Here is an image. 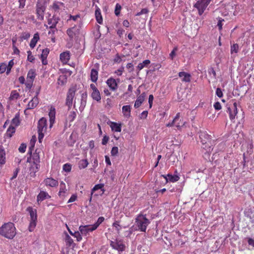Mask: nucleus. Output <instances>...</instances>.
<instances>
[{
  "instance_id": "obj_1",
  "label": "nucleus",
  "mask_w": 254,
  "mask_h": 254,
  "mask_svg": "<svg viewBox=\"0 0 254 254\" xmlns=\"http://www.w3.org/2000/svg\"><path fill=\"white\" fill-rule=\"evenodd\" d=\"M16 234V227L12 222L4 223L0 227V235L7 239H13Z\"/></svg>"
},
{
  "instance_id": "obj_2",
  "label": "nucleus",
  "mask_w": 254,
  "mask_h": 254,
  "mask_svg": "<svg viewBox=\"0 0 254 254\" xmlns=\"http://www.w3.org/2000/svg\"><path fill=\"white\" fill-rule=\"evenodd\" d=\"M150 221L148 219L146 215L139 214L137 215L135 219V224L139 230L145 232L147 226L149 224Z\"/></svg>"
},
{
  "instance_id": "obj_3",
  "label": "nucleus",
  "mask_w": 254,
  "mask_h": 254,
  "mask_svg": "<svg viewBox=\"0 0 254 254\" xmlns=\"http://www.w3.org/2000/svg\"><path fill=\"white\" fill-rule=\"evenodd\" d=\"M27 211L29 213L30 218L29 225V231L30 232H32L34 230L37 224V211L36 209H34L32 207H27Z\"/></svg>"
},
{
  "instance_id": "obj_4",
  "label": "nucleus",
  "mask_w": 254,
  "mask_h": 254,
  "mask_svg": "<svg viewBox=\"0 0 254 254\" xmlns=\"http://www.w3.org/2000/svg\"><path fill=\"white\" fill-rule=\"evenodd\" d=\"M47 128V120L45 118H42L39 120L38 123V139L40 142H42Z\"/></svg>"
},
{
  "instance_id": "obj_5",
  "label": "nucleus",
  "mask_w": 254,
  "mask_h": 254,
  "mask_svg": "<svg viewBox=\"0 0 254 254\" xmlns=\"http://www.w3.org/2000/svg\"><path fill=\"white\" fill-rule=\"evenodd\" d=\"M39 153V152H38L37 149H36L35 152L31 156L33 165H32L31 167L30 170L34 174L39 171L40 167V158Z\"/></svg>"
},
{
  "instance_id": "obj_6",
  "label": "nucleus",
  "mask_w": 254,
  "mask_h": 254,
  "mask_svg": "<svg viewBox=\"0 0 254 254\" xmlns=\"http://www.w3.org/2000/svg\"><path fill=\"white\" fill-rule=\"evenodd\" d=\"M80 26L74 25V26L68 28L66 30V34L68 35L69 40H72L73 39L78 37L80 34Z\"/></svg>"
},
{
  "instance_id": "obj_7",
  "label": "nucleus",
  "mask_w": 254,
  "mask_h": 254,
  "mask_svg": "<svg viewBox=\"0 0 254 254\" xmlns=\"http://www.w3.org/2000/svg\"><path fill=\"white\" fill-rule=\"evenodd\" d=\"M76 88L75 86L71 87L68 90L66 95L65 105L70 109L72 105L73 99L75 96Z\"/></svg>"
},
{
  "instance_id": "obj_8",
  "label": "nucleus",
  "mask_w": 254,
  "mask_h": 254,
  "mask_svg": "<svg viewBox=\"0 0 254 254\" xmlns=\"http://www.w3.org/2000/svg\"><path fill=\"white\" fill-rule=\"evenodd\" d=\"M110 246L113 249L117 250L119 254H121V252L124 251L126 248V246L123 242L118 240L111 241Z\"/></svg>"
},
{
  "instance_id": "obj_9",
  "label": "nucleus",
  "mask_w": 254,
  "mask_h": 254,
  "mask_svg": "<svg viewBox=\"0 0 254 254\" xmlns=\"http://www.w3.org/2000/svg\"><path fill=\"white\" fill-rule=\"evenodd\" d=\"M210 3L206 0L197 1L194 5V7L197 8L199 15H201L204 12L206 8Z\"/></svg>"
},
{
  "instance_id": "obj_10",
  "label": "nucleus",
  "mask_w": 254,
  "mask_h": 254,
  "mask_svg": "<svg viewBox=\"0 0 254 254\" xmlns=\"http://www.w3.org/2000/svg\"><path fill=\"white\" fill-rule=\"evenodd\" d=\"M120 82L119 78L115 79L112 77L109 78L106 81V84L111 91H115L118 88V84Z\"/></svg>"
},
{
  "instance_id": "obj_11",
  "label": "nucleus",
  "mask_w": 254,
  "mask_h": 254,
  "mask_svg": "<svg viewBox=\"0 0 254 254\" xmlns=\"http://www.w3.org/2000/svg\"><path fill=\"white\" fill-rule=\"evenodd\" d=\"M95 230V229L92 225H80L79 227V231L82 236L87 237L90 232Z\"/></svg>"
},
{
  "instance_id": "obj_12",
  "label": "nucleus",
  "mask_w": 254,
  "mask_h": 254,
  "mask_svg": "<svg viewBox=\"0 0 254 254\" xmlns=\"http://www.w3.org/2000/svg\"><path fill=\"white\" fill-rule=\"evenodd\" d=\"M59 18L56 16L55 15H51L49 14L48 17H47V22L48 25H49V28H55L57 26V24L59 22ZM46 28H48V26L47 25H45Z\"/></svg>"
},
{
  "instance_id": "obj_13",
  "label": "nucleus",
  "mask_w": 254,
  "mask_h": 254,
  "mask_svg": "<svg viewBox=\"0 0 254 254\" xmlns=\"http://www.w3.org/2000/svg\"><path fill=\"white\" fill-rule=\"evenodd\" d=\"M227 112L229 113L230 120L233 121L234 120L238 113L237 103L235 102L232 107H228Z\"/></svg>"
},
{
  "instance_id": "obj_14",
  "label": "nucleus",
  "mask_w": 254,
  "mask_h": 254,
  "mask_svg": "<svg viewBox=\"0 0 254 254\" xmlns=\"http://www.w3.org/2000/svg\"><path fill=\"white\" fill-rule=\"evenodd\" d=\"M199 138L200 142L202 145L211 142V136L209 135L206 131H200L199 133Z\"/></svg>"
},
{
  "instance_id": "obj_15",
  "label": "nucleus",
  "mask_w": 254,
  "mask_h": 254,
  "mask_svg": "<svg viewBox=\"0 0 254 254\" xmlns=\"http://www.w3.org/2000/svg\"><path fill=\"white\" fill-rule=\"evenodd\" d=\"M179 118H180V113H178L177 115H176L175 118L173 119V120L172 121L171 123H169L167 124V127H171L174 126H176L178 129H180L181 127H183L184 125V123H176L177 121L179 120Z\"/></svg>"
},
{
  "instance_id": "obj_16",
  "label": "nucleus",
  "mask_w": 254,
  "mask_h": 254,
  "mask_svg": "<svg viewBox=\"0 0 254 254\" xmlns=\"http://www.w3.org/2000/svg\"><path fill=\"white\" fill-rule=\"evenodd\" d=\"M58 194L59 196L62 198H64L68 194L67 190L66 189L65 184L63 182H62L60 183V190L59 191Z\"/></svg>"
},
{
  "instance_id": "obj_17",
  "label": "nucleus",
  "mask_w": 254,
  "mask_h": 254,
  "mask_svg": "<svg viewBox=\"0 0 254 254\" xmlns=\"http://www.w3.org/2000/svg\"><path fill=\"white\" fill-rule=\"evenodd\" d=\"M45 10L44 6L41 4H37L36 14L37 19L42 20L44 19V13Z\"/></svg>"
},
{
  "instance_id": "obj_18",
  "label": "nucleus",
  "mask_w": 254,
  "mask_h": 254,
  "mask_svg": "<svg viewBox=\"0 0 254 254\" xmlns=\"http://www.w3.org/2000/svg\"><path fill=\"white\" fill-rule=\"evenodd\" d=\"M38 92H37L36 96H35L28 103L27 106V110H30L35 108L39 103V99L38 98Z\"/></svg>"
},
{
  "instance_id": "obj_19",
  "label": "nucleus",
  "mask_w": 254,
  "mask_h": 254,
  "mask_svg": "<svg viewBox=\"0 0 254 254\" xmlns=\"http://www.w3.org/2000/svg\"><path fill=\"white\" fill-rule=\"evenodd\" d=\"M50 127H52L55 122L56 109L54 106H51L49 112Z\"/></svg>"
},
{
  "instance_id": "obj_20",
  "label": "nucleus",
  "mask_w": 254,
  "mask_h": 254,
  "mask_svg": "<svg viewBox=\"0 0 254 254\" xmlns=\"http://www.w3.org/2000/svg\"><path fill=\"white\" fill-rule=\"evenodd\" d=\"M45 185L47 187H50L52 188L57 187L58 186V181L52 178H47L44 181Z\"/></svg>"
},
{
  "instance_id": "obj_21",
  "label": "nucleus",
  "mask_w": 254,
  "mask_h": 254,
  "mask_svg": "<svg viewBox=\"0 0 254 254\" xmlns=\"http://www.w3.org/2000/svg\"><path fill=\"white\" fill-rule=\"evenodd\" d=\"M70 53L68 51L62 53L60 55V60L63 64H66L70 59Z\"/></svg>"
},
{
  "instance_id": "obj_22",
  "label": "nucleus",
  "mask_w": 254,
  "mask_h": 254,
  "mask_svg": "<svg viewBox=\"0 0 254 254\" xmlns=\"http://www.w3.org/2000/svg\"><path fill=\"white\" fill-rule=\"evenodd\" d=\"M146 94L145 92H143L140 94L139 96L137 97V99L136 100L134 107L135 108H138L139 107L142 103L143 102L145 97H146Z\"/></svg>"
},
{
  "instance_id": "obj_23",
  "label": "nucleus",
  "mask_w": 254,
  "mask_h": 254,
  "mask_svg": "<svg viewBox=\"0 0 254 254\" xmlns=\"http://www.w3.org/2000/svg\"><path fill=\"white\" fill-rule=\"evenodd\" d=\"M131 109L130 105H124L122 107V113L125 118L128 119L131 117Z\"/></svg>"
},
{
  "instance_id": "obj_24",
  "label": "nucleus",
  "mask_w": 254,
  "mask_h": 254,
  "mask_svg": "<svg viewBox=\"0 0 254 254\" xmlns=\"http://www.w3.org/2000/svg\"><path fill=\"white\" fill-rule=\"evenodd\" d=\"M180 77L182 78V81L185 82H190L191 79V75L185 71L180 72L178 74Z\"/></svg>"
},
{
  "instance_id": "obj_25",
  "label": "nucleus",
  "mask_w": 254,
  "mask_h": 254,
  "mask_svg": "<svg viewBox=\"0 0 254 254\" xmlns=\"http://www.w3.org/2000/svg\"><path fill=\"white\" fill-rule=\"evenodd\" d=\"M51 196L49 194L44 191H41L37 196V201H42L46 198H49Z\"/></svg>"
},
{
  "instance_id": "obj_26",
  "label": "nucleus",
  "mask_w": 254,
  "mask_h": 254,
  "mask_svg": "<svg viewBox=\"0 0 254 254\" xmlns=\"http://www.w3.org/2000/svg\"><path fill=\"white\" fill-rule=\"evenodd\" d=\"M39 39L40 37L39 33L38 32L35 33L33 38L31 40L29 44V46L31 49H33L35 47L37 42L39 40Z\"/></svg>"
},
{
  "instance_id": "obj_27",
  "label": "nucleus",
  "mask_w": 254,
  "mask_h": 254,
  "mask_svg": "<svg viewBox=\"0 0 254 254\" xmlns=\"http://www.w3.org/2000/svg\"><path fill=\"white\" fill-rule=\"evenodd\" d=\"M98 78V71L97 69L92 68L90 73V79L93 82H96Z\"/></svg>"
},
{
  "instance_id": "obj_28",
  "label": "nucleus",
  "mask_w": 254,
  "mask_h": 254,
  "mask_svg": "<svg viewBox=\"0 0 254 254\" xmlns=\"http://www.w3.org/2000/svg\"><path fill=\"white\" fill-rule=\"evenodd\" d=\"M5 163V152L2 146H0V165Z\"/></svg>"
},
{
  "instance_id": "obj_29",
  "label": "nucleus",
  "mask_w": 254,
  "mask_h": 254,
  "mask_svg": "<svg viewBox=\"0 0 254 254\" xmlns=\"http://www.w3.org/2000/svg\"><path fill=\"white\" fill-rule=\"evenodd\" d=\"M104 185L103 184H99L95 185V186L92 189L91 196L90 198V201L91 200L92 195L94 191L100 189L102 191V193H104L105 191V189H104Z\"/></svg>"
},
{
  "instance_id": "obj_30",
  "label": "nucleus",
  "mask_w": 254,
  "mask_h": 254,
  "mask_svg": "<svg viewBox=\"0 0 254 254\" xmlns=\"http://www.w3.org/2000/svg\"><path fill=\"white\" fill-rule=\"evenodd\" d=\"M95 17H96V19L97 20V22L99 23V24H102V22H103V18H102V15H101V11H100V8L97 7L96 10H95Z\"/></svg>"
},
{
  "instance_id": "obj_31",
  "label": "nucleus",
  "mask_w": 254,
  "mask_h": 254,
  "mask_svg": "<svg viewBox=\"0 0 254 254\" xmlns=\"http://www.w3.org/2000/svg\"><path fill=\"white\" fill-rule=\"evenodd\" d=\"M36 75L35 70L34 69H30L27 75V80L34 81V78Z\"/></svg>"
},
{
  "instance_id": "obj_32",
  "label": "nucleus",
  "mask_w": 254,
  "mask_h": 254,
  "mask_svg": "<svg viewBox=\"0 0 254 254\" xmlns=\"http://www.w3.org/2000/svg\"><path fill=\"white\" fill-rule=\"evenodd\" d=\"M110 127L112 130L116 132L121 131V125L118 124L115 122H112L110 125Z\"/></svg>"
},
{
  "instance_id": "obj_33",
  "label": "nucleus",
  "mask_w": 254,
  "mask_h": 254,
  "mask_svg": "<svg viewBox=\"0 0 254 254\" xmlns=\"http://www.w3.org/2000/svg\"><path fill=\"white\" fill-rule=\"evenodd\" d=\"M64 241L66 246L68 247H70L74 244L73 239L67 233H65Z\"/></svg>"
},
{
  "instance_id": "obj_34",
  "label": "nucleus",
  "mask_w": 254,
  "mask_h": 254,
  "mask_svg": "<svg viewBox=\"0 0 254 254\" xmlns=\"http://www.w3.org/2000/svg\"><path fill=\"white\" fill-rule=\"evenodd\" d=\"M91 97L93 100L97 102H100L101 101V97L99 90L92 91L91 93Z\"/></svg>"
},
{
  "instance_id": "obj_35",
  "label": "nucleus",
  "mask_w": 254,
  "mask_h": 254,
  "mask_svg": "<svg viewBox=\"0 0 254 254\" xmlns=\"http://www.w3.org/2000/svg\"><path fill=\"white\" fill-rule=\"evenodd\" d=\"M19 97L20 95L17 90H12L11 92L10 97H9V100L10 101L17 100L19 98Z\"/></svg>"
},
{
  "instance_id": "obj_36",
  "label": "nucleus",
  "mask_w": 254,
  "mask_h": 254,
  "mask_svg": "<svg viewBox=\"0 0 254 254\" xmlns=\"http://www.w3.org/2000/svg\"><path fill=\"white\" fill-rule=\"evenodd\" d=\"M150 64V61L149 60H144L142 63H139L137 66V69L138 71H140L142 69H143L145 66H147L149 64Z\"/></svg>"
},
{
  "instance_id": "obj_37",
  "label": "nucleus",
  "mask_w": 254,
  "mask_h": 254,
  "mask_svg": "<svg viewBox=\"0 0 254 254\" xmlns=\"http://www.w3.org/2000/svg\"><path fill=\"white\" fill-rule=\"evenodd\" d=\"M20 116L18 113L16 114L11 121V124L15 127H17L20 125Z\"/></svg>"
},
{
  "instance_id": "obj_38",
  "label": "nucleus",
  "mask_w": 254,
  "mask_h": 254,
  "mask_svg": "<svg viewBox=\"0 0 254 254\" xmlns=\"http://www.w3.org/2000/svg\"><path fill=\"white\" fill-rule=\"evenodd\" d=\"M88 162L87 159H82L79 161L78 167L80 169H84L87 167Z\"/></svg>"
},
{
  "instance_id": "obj_39",
  "label": "nucleus",
  "mask_w": 254,
  "mask_h": 254,
  "mask_svg": "<svg viewBox=\"0 0 254 254\" xmlns=\"http://www.w3.org/2000/svg\"><path fill=\"white\" fill-rule=\"evenodd\" d=\"M15 132V128L12 126H10L6 130V135L7 136L11 137Z\"/></svg>"
},
{
  "instance_id": "obj_40",
  "label": "nucleus",
  "mask_w": 254,
  "mask_h": 254,
  "mask_svg": "<svg viewBox=\"0 0 254 254\" xmlns=\"http://www.w3.org/2000/svg\"><path fill=\"white\" fill-rule=\"evenodd\" d=\"M67 82V78L65 75H60L58 79V83L60 85H64Z\"/></svg>"
},
{
  "instance_id": "obj_41",
  "label": "nucleus",
  "mask_w": 254,
  "mask_h": 254,
  "mask_svg": "<svg viewBox=\"0 0 254 254\" xmlns=\"http://www.w3.org/2000/svg\"><path fill=\"white\" fill-rule=\"evenodd\" d=\"M167 177H168V182L174 183L178 181L180 179V177L178 175H172L171 174H168L167 175Z\"/></svg>"
},
{
  "instance_id": "obj_42",
  "label": "nucleus",
  "mask_w": 254,
  "mask_h": 254,
  "mask_svg": "<svg viewBox=\"0 0 254 254\" xmlns=\"http://www.w3.org/2000/svg\"><path fill=\"white\" fill-rule=\"evenodd\" d=\"M202 145L203 149H204L206 151V153H208V155H209V153H210L213 150V148L211 146V142Z\"/></svg>"
},
{
  "instance_id": "obj_43",
  "label": "nucleus",
  "mask_w": 254,
  "mask_h": 254,
  "mask_svg": "<svg viewBox=\"0 0 254 254\" xmlns=\"http://www.w3.org/2000/svg\"><path fill=\"white\" fill-rule=\"evenodd\" d=\"M27 14V11L26 9H19L16 12V15L18 18H22L23 16Z\"/></svg>"
},
{
  "instance_id": "obj_44",
  "label": "nucleus",
  "mask_w": 254,
  "mask_h": 254,
  "mask_svg": "<svg viewBox=\"0 0 254 254\" xmlns=\"http://www.w3.org/2000/svg\"><path fill=\"white\" fill-rule=\"evenodd\" d=\"M105 218L104 217L101 216L99 217L97 221L93 225H92L93 227L96 229L99 227V226L104 221Z\"/></svg>"
},
{
  "instance_id": "obj_45",
  "label": "nucleus",
  "mask_w": 254,
  "mask_h": 254,
  "mask_svg": "<svg viewBox=\"0 0 254 254\" xmlns=\"http://www.w3.org/2000/svg\"><path fill=\"white\" fill-rule=\"evenodd\" d=\"M239 49V46L238 44H233L231 45V54H233V53L237 54Z\"/></svg>"
},
{
  "instance_id": "obj_46",
  "label": "nucleus",
  "mask_w": 254,
  "mask_h": 254,
  "mask_svg": "<svg viewBox=\"0 0 254 254\" xmlns=\"http://www.w3.org/2000/svg\"><path fill=\"white\" fill-rule=\"evenodd\" d=\"M49 49L48 48L43 49L41 55V59H47V56L49 53Z\"/></svg>"
},
{
  "instance_id": "obj_47",
  "label": "nucleus",
  "mask_w": 254,
  "mask_h": 254,
  "mask_svg": "<svg viewBox=\"0 0 254 254\" xmlns=\"http://www.w3.org/2000/svg\"><path fill=\"white\" fill-rule=\"evenodd\" d=\"M63 3L60 2L59 1H55L53 3L52 5V8L53 9H54L55 11H58L60 9V5H63Z\"/></svg>"
},
{
  "instance_id": "obj_48",
  "label": "nucleus",
  "mask_w": 254,
  "mask_h": 254,
  "mask_svg": "<svg viewBox=\"0 0 254 254\" xmlns=\"http://www.w3.org/2000/svg\"><path fill=\"white\" fill-rule=\"evenodd\" d=\"M73 236L76 238V240L77 242H80L82 239V235L80 233V231H75L74 233Z\"/></svg>"
},
{
  "instance_id": "obj_49",
  "label": "nucleus",
  "mask_w": 254,
  "mask_h": 254,
  "mask_svg": "<svg viewBox=\"0 0 254 254\" xmlns=\"http://www.w3.org/2000/svg\"><path fill=\"white\" fill-rule=\"evenodd\" d=\"M7 70V64L5 63L0 64V73H3Z\"/></svg>"
},
{
  "instance_id": "obj_50",
  "label": "nucleus",
  "mask_w": 254,
  "mask_h": 254,
  "mask_svg": "<svg viewBox=\"0 0 254 254\" xmlns=\"http://www.w3.org/2000/svg\"><path fill=\"white\" fill-rule=\"evenodd\" d=\"M27 60L33 63L35 61V57L32 55V52L31 51H27Z\"/></svg>"
},
{
  "instance_id": "obj_51",
  "label": "nucleus",
  "mask_w": 254,
  "mask_h": 254,
  "mask_svg": "<svg viewBox=\"0 0 254 254\" xmlns=\"http://www.w3.org/2000/svg\"><path fill=\"white\" fill-rule=\"evenodd\" d=\"M13 65H14L13 60H11L8 62V65H7V70L6 71L7 74H8L10 73V72L11 71V69Z\"/></svg>"
},
{
  "instance_id": "obj_52",
  "label": "nucleus",
  "mask_w": 254,
  "mask_h": 254,
  "mask_svg": "<svg viewBox=\"0 0 254 254\" xmlns=\"http://www.w3.org/2000/svg\"><path fill=\"white\" fill-rule=\"evenodd\" d=\"M63 170L66 172H69L71 170V165L68 163L63 165Z\"/></svg>"
},
{
  "instance_id": "obj_53",
  "label": "nucleus",
  "mask_w": 254,
  "mask_h": 254,
  "mask_svg": "<svg viewBox=\"0 0 254 254\" xmlns=\"http://www.w3.org/2000/svg\"><path fill=\"white\" fill-rule=\"evenodd\" d=\"M119 153V149L118 147L114 146L112 148L111 154L113 156H115L118 155Z\"/></svg>"
},
{
  "instance_id": "obj_54",
  "label": "nucleus",
  "mask_w": 254,
  "mask_h": 254,
  "mask_svg": "<svg viewBox=\"0 0 254 254\" xmlns=\"http://www.w3.org/2000/svg\"><path fill=\"white\" fill-rule=\"evenodd\" d=\"M121 8L122 7L119 3H117L116 4L115 10V14H116V15L118 16L120 15Z\"/></svg>"
},
{
  "instance_id": "obj_55",
  "label": "nucleus",
  "mask_w": 254,
  "mask_h": 254,
  "mask_svg": "<svg viewBox=\"0 0 254 254\" xmlns=\"http://www.w3.org/2000/svg\"><path fill=\"white\" fill-rule=\"evenodd\" d=\"M76 117V113L75 111L70 112V114L68 116V119L70 122H72L74 120Z\"/></svg>"
},
{
  "instance_id": "obj_56",
  "label": "nucleus",
  "mask_w": 254,
  "mask_h": 254,
  "mask_svg": "<svg viewBox=\"0 0 254 254\" xmlns=\"http://www.w3.org/2000/svg\"><path fill=\"white\" fill-rule=\"evenodd\" d=\"M113 226L115 228L118 232H119L121 229V227L119 224V222L116 221L113 224Z\"/></svg>"
},
{
  "instance_id": "obj_57",
  "label": "nucleus",
  "mask_w": 254,
  "mask_h": 254,
  "mask_svg": "<svg viewBox=\"0 0 254 254\" xmlns=\"http://www.w3.org/2000/svg\"><path fill=\"white\" fill-rule=\"evenodd\" d=\"M33 81H32L31 80H27L26 82L24 83L25 84L26 88L29 90L33 86Z\"/></svg>"
},
{
  "instance_id": "obj_58",
  "label": "nucleus",
  "mask_w": 254,
  "mask_h": 254,
  "mask_svg": "<svg viewBox=\"0 0 254 254\" xmlns=\"http://www.w3.org/2000/svg\"><path fill=\"white\" fill-rule=\"evenodd\" d=\"M124 71V67L123 66H121L120 68L115 71V73H116L118 76H121Z\"/></svg>"
},
{
  "instance_id": "obj_59",
  "label": "nucleus",
  "mask_w": 254,
  "mask_h": 254,
  "mask_svg": "<svg viewBox=\"0 0 254 254\" xmlns=\"http://www.w3.org/2000/svg\"><path fill=\"white\" fill-rule=\"evenodd\" d=\"M26 149V145L25 144L22 143L19 146L18 150L20 152L24 153L25 152Z\"/></svg>"
},
{
  "instance_id": "obj_60",
  "label": "nucleus",
  "mask_w": 254,
  "mask_h": 254,
  "mask_svg": "<svg viewBox=\"0 0 254 254\" xmlns=\"http://www.w3.org/2000/svg\"><path fill=\"white\" fill-rule=\"evenodd\" d=\"M177 50H178V48L177 47H176L173 49V50L172 51V52L170 54L169 56H170V58L172 60H173L174 58L175 57L176 52Z\"/></svg>"
},
{
  "instance_id": "obj_61",
  "label": "nucleus",
  "mask_w": 254,
  "mask_h": 254,
  "mask_svg": "<svg viewBox=\"0 0 254 254\" xmlns=\"http://www.w3.org/2000/svg\"><path fill=\"white\" fill-rule=\"evenodd\" d=\"M26 0H18L19 2V9H23L25 5V2Z\"/></svg>"
},
{
  "instance_id": "obj_62",
  "label": "nucleus",
  "mask_w": 254,
  "mask_h": 254,
  "mask_svg": "<svg viewBox=\"0 0 254 254\" xmlns=\"http://www.w3.org/2000/svg\"><path fill=\"white\" fill-rule=\"evenodd\" d=\"M216 95L219 98H221L223 96V93L220 88H217L216 90Z\"/></svg>"
},
{
  "instance_id": "obj_63",
  "label": "nucleus",
  "mask_w": 254,
  "mask_h": 254,
  "mask_svg": "<svg viewBox=\"0 0 254 254\" xmlns=\"http://www.w3.org/2000/svg\"><path fill=\"white\" fill-rule=\"evenodd\" d=\"M149 12V10L147 8H143L141 10V11L136 14V16H140L143 14H146Z\"/></svg>"
},
{
  "instance_id": "obj_64",
  "label": "nucleus",
  "mask_w": 254,
  "mask_h": 254,
  "mask_svg": "<svg viewBox=\"0 0 254 254\" xmlns=\"http://www.w3.org/2000/svg\"><path fill=\"white\" fill-rule=\"evenodd\" d=\"M50 30L48 32V35L50 36L55 35L56 32L58 31L56 27L53 28H50Z\"/></svg>"
}]
</instances>
